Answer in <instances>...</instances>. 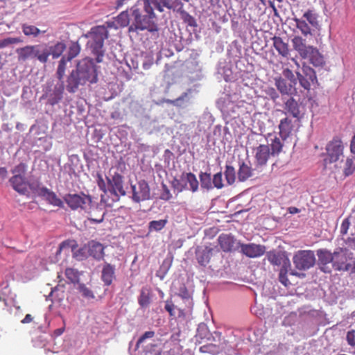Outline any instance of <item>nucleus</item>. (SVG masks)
Here are the masks:
<instances>
[{
	"instance_id": "39448f33",
	"label": "nucleus",
	"mask_w": 355,
	"mask_h": 355,
	"mask_svg": "<svg viewBox=\"0 0 355 355\" xmlns=\"http://www.w3.org/2000/svg\"><path fill=\"white\" fill-rule=\"evenodd\" d=\"M85 37L89 38L86 44L87 50L95 57L96 62H102L105 52L104 41L108 37L107 28L105 26L93 27Z\"/></svg>"
},
{
	"instance_id": "423d86ee",
	"label": "nucleus",
	"mask_w": 355,
	"mask_h": 355,
	"mask_svg": "<svg viewBox=\"0 0 355 355\" xmlns=\"http://www.w3.org/2000/svg\"><path fill=\"white\" fill-rule=\"evenodd\" d=\"M19 62H25L30 59H37L41 63H46V52L42 53V44L27 45L16 49Z\"/></svg>"
},
{
	"instance_id": "09e8293b",
	"label": "nucleus",
	"mask_w": 355,
	"mask_h": 355,
	"mask_svg": "<svg viewBox=\"0 0 355 355\" xmlns=\"http://www.w3.org/2000/svg\"><path fill=\"white\" fill-rule=\"evenodd\" d=\"M77 289L81 293L82 296L85 298L90 300L94 299L95 297L92 291L89 288L87 287L85 284H78Z\"/></svg>"
},
{
	"instance_id": "4be33fe9",
	"label": "nucleus",
	"mask_w": 355,
	"mask_h": 355,
	"mask_svg": "<svg viewBox=\"0 0 355 355\" xmlns=\"http://www.w3.org/2000/svg\"><path fill=\"white\" fill-rule=\"evenodd\" d=\"M42 46V53L46 52L47 53L46 62L48 61L49 55H52L53 59H57L60 57L66 49V45L62 42H58L54 45L50 46L46 44H43Z\"/></svg>"
},
{
	"instance_id": "9b49d317",
	"label": "nucleus",
	"mask_w": 355,
	"mask_h": 355,
	"mask_svg": "<svg viewBox=\"0 0 355 355\" xmlns=\"http://www.w3.org/2000/svg\"><path fill=\"white\" fill-rule=\"evenodd\" d=\"M198 87L197 85H194L187 89L178 98L174 100L164 99L162 102H166L176 107H186L190 103L191 100L198 92Z\"/></svg>"
},
{
	"instance_id": "ddd939ff",
	"label": "nucleus",
	"mask_w": 355,
	"mask_h": 355,
	"mask_svg": "<svg viewBox=\"0 0 355 355\" xmlns=\"http://www.w3.org/2000/svg\"><path fill=\"white\" fill-rule=\"evenodd\" d=\"M64 89V87L63 82H60V83L56 84L53 89L51 87L46 88L42 98H46L47 100V103L53 106L58 104L62 99Z\"/></svg>"
},
{
	"instance_id": "c756f323",
	"label": "nucleus",
	"mask_w": 355,
	"mask_h": 355,
	"mask_svg": "<svg viewBox=\"0 0 355 355\" xmlns=\"http://www.w3.org/2000/svg\"><path fill=\"white\" fill-rule=\"evenodd\" d=\"M164 309L169 313V315L173 318H184L186 316L184 310L178 308L171 300H167L165 302Z\"/></svg>"
},
{
	"instance_id": "0e129e2a",
	"label": "nucleus",
	"mask_w": 355,
	"mask_h": 355,
	"mask_svg": "<svg viewBox=\"0 0 355 355\" xmlns=\"http://www.w3.org/2000/svg\"><path fill=\"white\" fill-rule=\"evenodd\" d=\"M266 93L273 101H275L279 97L278 92L273 87L267 88Z\"/></svg>"
},
{
	"instance_id": "603ef678",
	"label": "nucleus",
	"mask_w": 355,
	"mask_h": 355,
	"mask_svg": "<svg viewBox=\"0 0 355 355\" xmlns=\"http://www.w3.org/2000/svg\"><path fill=\"white\" fill-rule=\"evenodd\" d=\"M22 40L19 37H6L0 40V49H3L14 44L21 42Z\"/></svg>"
},
{
	"instance_id": "680f3d73",
	"label": "nucleus",
	"mask_w": 355,
	"mask_h": 355,
	"mask_svg": "<svg viewBox=\"0 0 355 355\" xmlns=\"http://www.w3.org/2000/svg\"><path fill=\"white\" fill-rule=\"evenodd\" d=\"M155 336V332L153 331H146L137 340V347H139V345L144 343L146 339L151 338Z\"/></svg>"
},
{
	"instance_id": "58836bf2",
	"label": "nucleus",
	"mask_w": 355,
	"mask_h": 355,
	"mask_svg": "<svg viewBox=\"0 0 355 355\" xmlns=\"http://www.w3.org/2000/svg\"><path fill=\"white\" fill-rule=\"evenodd\" d=\"M303 17L305 19L304 20H306L312 27L315 28H318L319 27L318 15L313 10H307L304 13Z\"/></svg>"
},
{
	"instance_id": "9d476101",
	"label": "nucleus",
	"mask_w": 355,
	"mask_h": 355,
	"mask_svg": "<svg viewBox=\"0 0 355 355\" xmlns=\"http://www.w3.org/2000/svg\"><path fill=\"white\" fill-rule=\"evenodd\" d=\"M302 73L296 71L300 85L306 90H309L311 85L317 83L315 71L309 66L303 64Z\"/></svg>"
},
{
	"instance_id": "a19ab883",
	"label": "nucleus",
	"mask_w": 355,
	"mask_h": 355,
	"mask_svg": "<svg viewBox=\"0 0 355 355\" xmlns=\"http://www.w3.org/2000/svg\"><path fill=\"white\" fill-rule=\"evenodd\" d=\"M81 273L76 269L68 268L65 270V275L72 284H80V275Z\"/></svg>"
},
{
	"instance_id": "5fc2aeb1",
	"label": "nucleus",
	"mask_w": 355,
	"mask_h": 355,
	"mask_svg": "<svg viewBox=\"0 0 355 355\" xmlns=\"http://www.w3.org/2000/svg\"><path fill=\"white\" fill-rule=\"evenodd\" d=\"M217 106L223 113H229L228 105H233L232 103L229 101L228 98H220L217 101Z\"/></svg>"
},
{
	"instance_id": "4d7b16f0",
	"label": "nucleus",
	"mask_w": 355,
	"mask_h": 355,
	"mask_svg": "<svg viewBox=\"0 0 355 355\" xmlns=\"http://www.w3.org/2000/svg\"><path fill=\"white\" fill-rule=\"evenodd\" d=\"M213 187L222 189L225 184L223 181V174L221 172L216 173L212 178Z\"/></svg>"
},
{
	"instance_id": "bf43d9fd",
	"label": "nucleus",
	"mask_w": 355,
	"mask_h": 355,
	"mask_svg": "<svg viewBox=\"0 0 355 355\" xmlns=\"http://www.w3.org/2000/svg\"><path fill=\"white\" fill-rule=\"evenodd\" d=\"M64 285L58 284L57 286H55L54 288L52 289V291H51L49 295L47 296V300H49L51 297H53L55 295V293L58 291H60L62 294H61V295L58 294V300H62L63 297L62 294L64 293Z\"/></svg>"
},
{
	"instance_id": "bb28decb",
	"label": "nucleus",
	"mask_w": 355,
	"mask_h": 355,
	"mask_svg": "<svg viewBox=\"0 0 355 355\" xmlns=\"http://www.w3.org/2000/svg\"><path fill=\"white\" fill-rule=\"evenodd\" d=\"M270 150L271 152L272 156L279 155L282 151L286 143L288 142V139H283V138L279 135H274L272 138L270 139Z\"/></svg>"
},
{
	"instance_id": "864d4df0",
	"label": "nucleus",
	"mask_w": 355,
	"mask_h": 355,
	"mask_svg": "<svg viewBox=\"0 0 355 355\" xmlns=\"http://www.w3.org/2000/svg\"><path fill=\"white\" fill-rule=\"evenodd\" d=\"M282 75L285 80H288L291 83L296 85L297 83V77L296 78L293 72L289 69H284L282 71Z\"/></svg>"
},
{
	"instance_id": "b1692460",
	"label": "nucleus",
	"mask_w": 355,
	"mask_h": 355,
	"mask_svg": "<svg viewBox=\"0 0 355 355\" xmlns=\"http://www.w3.org/2000/svg\"><path fill=\"white\" fill-rule=\"evenodd\" d=\"M71 241H65L60 244L59 248L58 250L57 253H60L64 248L67 246L71 247L73 252V257L78 260L82 261L85 259L87 257L88 250L86 247L80 248L79 249L75 250V245H70Z\"/></svg>"
},
{
	"instance_id": "69168bd1",
	"label": "nucleus",
	"mask_w": 355,
	"mask_h": 355,
	"mask_svg": "<svg viewBox=\"0 0 355 355\" xmlns=\"http://www.w3.org/2000/svg\"><path fill=\"white\" fill-rule=\"evenodd\" d=\"M198 334L200 338H206L209 334L207 327L204 324L199 325L198 328Z\"/></svg>"
},
{
	"instance_id": "37998d69",
	"label": "nucleus",
	"mask_w": 355,
	"mask_h": 355,
	"mask_svg": "<svg viewBox=\"0 0 355 355\" xmlns=\"http://www.w3.org/2000/svg\"><path fill=\"white\" fill-rule=\"evenodd\" d=\"M168 223L167 218L158 220H152L148 223V229L150 232H159L162 230Z\"/></svg>"
},
{
	"instance_id": "c9c22d12",
	"label": "nucleus",
	"mask_w": 355,
	"mask_h": 355,
	"mask_svg": "<svg viewBox=\"0 0 355 355\" xmlns=\"http://www.w3.org/2000/svg\"><path fill=\"white\" fill-rule=\"evenodd\" d=\"M138 303L142 308H146L150 304V292L148 288H142L138 298Z\"/></svg>"
},
{
	"instance_id": "a878e982",
	"label": "nucleus",
	"mask_w": 355,
	"mask_h": 355,
	"mask_svg": "<svg viewBox=\"0 0 355 355\" xmlns=\"http://www.w3.org/2000/svg\"><path fill=\"white\" fill-rule=\"evenodd\" d=\"M302 58L309 60L310 63L316 67H322L324 64L323 55L313 46L311 49H309V51Z\"/></svg>"
},
{
	"instance_id": "052dcab7",
	"label": "nucleus",
	"mask_w": 355,
	"mask_h": 355,
	"mask_svg": "<svg viewBox=\"0 0 355 355\" xmlns=\"http://www.w3.org/2000/svg\"><path fill=\"white\" fill-rule=\"evenodd\" d=\"M346 340L349 345L355 346V330L351 329L347 332Z\"/></svg>"
},
{
	"instance_id": "13d9d810",
	"label": "nucleus",
	"mask_w": 355,
	"mask_h": 355,
	"mask_svg": "<svg viewBox=\"0 0 355 355\" xmlns=\"http://www.w3.org/2000/svg\"><path fill=\"white\" fill-rule=\"evenodd\" d=\"M178 295L185 301V303H187L189 306L192 304L191 295L185 287L180 288Z\"/></svg>"
},
{
	"instance_id": "a18cd8bd",
	"label": "nucleus",
	"mask_w": 355,
	"mask_h": 355,
	"mask_svg": "<svg viewBox=\"0 0 355 355\" xmlns=\"http://www.w3.org/2000/svg\"><path fill=\"white\" fill-rule=\"evenodd\" d=\"M346 262V257L343 254V250L339 248L334 252V261L332 263V267L335 270H337L336 263L343 266V264Z\"/></svg>"
},
{
	"instance_id": "f704fd0d",
	"label": "nucleus",
	"mask_w": 355,
	"mask_h": 355,
	"mask_svg": "<svg viewBox=\"0 0 355 355\" xmlns=\"http://www.w3.org/2000/svg\"><path fill=\"white\" fill-rule=\"evenodd\" d=\"M22 32L26 36L36 37L41 33H44L46 31H40L38 28L33 25L23 24L21 25Z\"/></svg>"
},
{
	"instance_id": "774afa93",
	"label": "nucleus",
	"mask_w": 355,
	"mask_h": 355,
	"mask_svg": "<svg viewBox=\"0 0 355 355\" xmlns=\"http://www.w3.org/2000/svg\"><path fill=\"white\" fill-rule=\"evenodd\" d=\"M98 186L100 188L101 191H103L104 193H106L107 191V185L105 182L104 181L103 178L101 175H98V180H97Z\"/></svg>"
},
{
	"instance_id": "f8f14e48",
	"label": "nucleus",
	"mask_w": 355,
	"mask_h": 355,
	"mask_svg": "<svg viewBox=\"0 0 355 355\" xmlns=\"http://www.w3.org/2000/svg\"><path fill=\"white\" fill-rule=\"evenodd\" d=\"M107 180V190L116 196H125L126 192L123 188V176L115 172L114 175L106 178Z\"/></svg>"
},
{
	"instance_id": "ea45409f",
	"label": "nucleus",
	"mask_w": 355,
	"mask_h": 355,
	"mask_svg": "<svg viewBox=\"0 0 355 355\" xmlns=\"http://www.w3.org/2000/svg\"><path fill=\"white\" fill-rule=\"evenodd\" d=\"M294 21L295 22L296 27L300 30L302 34H303L304 36L312 35L311 28L309 25L306 22V20L303 19L294 18Z\"/></svg>"
},
{
	"instance_id": "dca6fc26",
	"label": "nucleus",
	"mask_w": 355,
	"mask_h": 355,
	"mask_svg": "<svg viewBox=\"0 0 355 355\" xmlns=\"http://www.w3.org/2000/svg\"><path fill=\"white\" fill-rule=\"evenodd\" d=\"M241 252L250 258H257L263 255L266 252V247L255 243H239Z\"/></svg>"
},
{
	"instance_id": "3c124183",
	"label": "nucleus",
	"mask_w": 355,
	"mask_h": 355,
	"mask_svg": "<svg viewBox=\"0 0 355 355\" xmlns=\"http://www.w3.org/2000/svg\"><path fill=\"white\" fill-rule=\"evenodd\" d=\"M355 171V164L354 163L353 158L348 157L347 158L345 165L343 173L345 176H349L352 175Z\"/></svg>"
},
{
	"instance_id": "2f4dec72",
	"label": "nucleus",
	"mask_w": 355,
	"mask_h": 355,
	"mask_svg": "<svg viewBox=\"0 0 355 355\" xmlns=\"http://www.w3.org/2000/svg\"><path fill=\"white\" fill-rule=\"evenodd\" d=\"M252 176V168L244 162H239V168L238 171V180L239 182H245L249 178Z\"/></svg>"
},
{
	"instance_id": "c85d7f7f",
	"label": "nucleus",
	"mask_w": 355,
	"mask_h": 355,
	"mask_svg": "<svg viewBox=\"0 0 355 355\" xmlns=\"http://www.w3.org/2000/svg\"><path fill=\"white\" fill-rule=\"evenodd\" d=\"M292 44L294 49L297 51L300 56L303 58L306 53L311 49L312 46H306V41L300 36H295L292 40Z\"/></svg>"
},
{
	"instance_id": "a211bd4d",
	"label": "nucleus",
	"mask_w": 355,
	"mask_h": 355,
	"mask_svg": "<svg viewBox=\"0 0 355 355\" xmlns=\"http://www.w3.org/2000/svg\"><path fill=\"white\" fill-rule=\"evenodd\" d=\"M275 85L283 97L284 96L289 97L297 94L296 85L285 80L282 77L275 78Z\"/></svg>"
},
{
	"instance_id": "6e6d98bb",
	"label": "nucleus",
	"mask_w": 355,
	"mask_h": 355,
	"mask_svg": "<svg viewBox=\"0 0 355 355\" xmlns=\"http://www.w3.org/2000/svg\"><path fill=\"white\" fill-rule=\"evenodd\" d=\"M219 351V347L214 344L204 345L200 347V352L202 353L216 354Z\"/></svg>"
},
{
	"instance_id": "0eeeda50",
	"label": "nucleus",
	"mask_w": 355,
	"mask_h": 355,
	"mask_svg": "<svg viewBox=\"0 0 355 355\" xmlns=\"http://www.w3.org/2000/svg\"><path fill=\"white\" fill-rule=\"evenodd\" d=\"M293 261L297 269L309 270L315 263V254L312 250H299L293 256Z\"/></svg>"
},
{
	"instance_id": "aec40b11",
	"label": "nucleus",
	"mask_w": 355,
	"mask_h": 355,
	"mask_svg": "<svg viewBox=\"0 0 355 355\" xmlns=\"http://www.w3.org/2000/svg\"><path fill=\"white\" fill-rule=\"evenodd\" d=\"M101 279L105 286H110L116 279V267L107 262L102 265Z\"/></svg>"
},
{
	"instance_id": "5701e85b",
	"label": "nucleus",
	"mask_w": 355,
	"mask_h": 355,
	"mask_svg": "<svg viewBox=\"0 0 355 355\" xmlns=\"http://www.w3.org/2000/svg\"><path fill=\"white\" fill-rule=\"evenodd\" d=\"M254 151L255 161L258 166L266 165L270 157L272 156L270 148L268 145L260 144L254 148Z\"/></svg>"
},
{
	"instance_id": "cd10ccee",
	"label": "nucleus",
	"mask_w": 355,
	"mask_h": 355,
	"mask_svg": "<svg viewBox=\"0 0 355 355\" xmlns=\"http://www.w3.org/2000/svg\"><path fill=\"white\" fill-rule=\"evenodd\" d=\"M293 129L292 120L285 117L280 121L279 124V135L283 139H288Z\"/></svg>"
},
{
	"instance_id": "e2e57ef3",
	"label": "nucleus",
	"mask_w": 355,
	"mask_h": 355,
	"mask_svg": "<svg viewBox=\"0 0 355 355\" xmlns=\"http://www.w3.org/2000/svg\"><path fill=\"white\" fill-rule=\"evenodd\" d=\"M349 226H350V222H349V218H345L341 223V226H340V234L343 235L347 234Z\"/></svg>"
},
{
	"instance_id": "c03bdc74",
	"label": "nucleus",
	"mask_w": 355,
	"mask_h": 355,
	"mask_svg": "<svg viewBox=\"0 0 355 355\" xmlns=\"http://www.w3.org/2000/svg\"><path fill=\"white\" fill-rule=\"evenodd\" d=\"M80 51V47L77 42H73L69 46L67 53L62 57L66 58L67 60L71 61L76 57Z\"/></svg>"
},
{
	"instance_id": "473e14b6",
	"label": "nucleus",
	"mask_w": 355,
	"mask_h": 355,
	"mask_svg": "<svg viewBox=\"0 0 355 355\" xmlns=\"http://www.w3.org/2000/svg\"><path fill=\"white\" fill-rule=\"evenodd\" d=\"M177 13L180 15V18L187 26L192 28L193 30L198 26L196 19L187 12L184 9V7H182Z\"/></svg>"
},
{
	"instance_id": "7ed1b4c3",
	"label": "nucleus",
	"mask_w": 355,
	"mask_h": 355,
	"mask_svg": "<svg viewBox=\"0 0 355 355\" xmlns=\"http://www.w3.org/2000/svg\"><path fill=\"white\" fill-rule=\"evenodd\" d=\"M143 3L142 9L146 10V16L143 19L144 24H147V26L153 28L157 35L159 34V27L157 23V15L155 10L159 12H163L164 8L178 12L182 7L184 3L180 0H141Z\"/></svg>"
},
{
	"instance_id": "72a5a7b5",
	"label": "nucleus",
	"mask_w": 355,
	"mask_h": 355,
	"mask_svg": "<svg viewBox=\"0 0 355 355\" xmlns=\"http://www.w3.org/2000/svg\"><path fill=\"white\" fill-rule=\"evenodd\" d=\"M272 40L273 46L279 54L284 57L287 56L288 54V44L279 37H274Z\"/></svg>"
},
{
	"instance_id": "de8ad7c7",
	"label": "nucleus",
	"mask_w": 355,
	"mask_h": 355,
	"mask_svg": "<svg viewBox=\"0 0 355 355\" xmlns=\"http://www.w3.org/2000/svg\"><path fill=\"white\" fill-rule=\"evenodd\" d=\"M67 62H69V61L67 60V59L63 57H62L61 60L59 61L57 71H56V76L60 82H63L62 79L65 74Z\"/></svg>"
},
{
	"instance_id": "f03ea898",
	"label": "nucleus",
	"mask_w": 355,
	"mask_h": 355,
	"mask_svg": "<svg viewBox=\"0 0 355 355\" xmlns=\"http://www.w3.org/2000/svg\"><path fill=\"white\" fill-rule=\"evenodd\" d=\"M143 6L142 1L137 0L136 3L130 8V14L128 10L121 12L116 18V22L121 27L124 28L128 26V33H136L139 35L141 32L147 31L152 35H156L154 28L148 27L147 24H144V18L146 16V10L141 8Z\"/></svg>"
},
{
	"instance_id": "4468645a",
	"label": "nucleus",
	"mask_w": 355,
	"mask_h": 355,
	"mask_svg": "<svg viewBox=\"0 0 355 355\" xmlns=\"http://www.w3.org/2000/svg\"><path fill=\"white\" fill-rule=\"evenodd\" d=\"M285 114H289L293 117L300 119L303 115V107L297 102L293 96L288 98L282 97Z\"/></svg>"
},
{
	"instance_id": "49530a36",
	"label": "nucleus",
	"mask_w": 355,
	"mask_h": 355,
	"mask_svg": "<svg viewBox=\"0 0 355 355\" xmlns=\"http://www.w3.org/2000/svg\"><path fill=\"white\" fill-rule=\"evenodd\" d=\"M200 180L202 188H205L208 190L213 188L212 179L210 173H201L200 174Z\"/></svg>"
},
{
	"instance_id": "6e6552de",
	"label": "nucleus",
	"mask_w": 355,
	"mask_h": 355,
	"mask_svg": "<svg viewBox=\"0 0 355 355\" xmlns=\"http://www.w3.org/2000/svg\"><path fill=\"white\" fill-rule=\"evenodd\" d=\"M64 200L67 205L73 210L80 209L87 211L90 208L92 203L91 197L83 193L78 194H67L64 197Z\"/></svg>"
},
{
	"instance_id": "7c9ffc66",
	"label": "nucleus",
	"mask_w": 355,
	"mask_h": 355,
	"mask_svg": "<svg viewBox=\"0 0 355 355\" xmlns=\"http://www.w3.org/2000/svg\"><path fill=\"white\" fill-rule=\"evenodd\" d=\"M266 257L268 261L274 266H283L286 261H289L282 253L275 251L268 252Z\"/></svg>"
},
{
	"instance_id": "f257e3e1",
	"label": "nucleus",
	"mask_w": 355,
	"mask_h": 355,
	"mask_svg": "<svg viewBox=\"0 0 355 355\" xmlns=\"http://www.w3.org/2000/svg\"><path fill=\"white\" fill-rule=\"evenodd\" d=\"M98 82V73L93 60L85 58L79 60L76 68L70 72L66 80V89L68 92L76 93L80 86L87 83L89 84Z\"/></svg>"
},
{
	"instance_id": "412c9836",
	"label": "nucleus",
	"mask_w": 355,
	"mask_h": 355,
	"mask_svg": "<svg viewBox=\"0 0 355 355\" xmlns=\"http://www.w3.org/2000/svg\"><path fill=\"white\" fill-rule=\"evenodd\" d=\"M35 193L40 196L44 198L50 204L57 206L62 207V201L58 198L56 194L44 187H41L40 184H38V189H36Z\"/></svg>"
},
{
	"instance_id": "1a4fd4ad",
	"label": "nucleus",
	"mask_w": 355,
	"mask_h": 355,
	"mask_svg": "<svg viewBox=\"0 0 355 355\" xmlns=\"http://www.w3.org/2000/svg\"><path fill=\"white\" fill-rule=\"evenodd\" d=\"M132 199L135 202H140L150 198V190L148 182L141 180L131 184Z\"/></svg>"
},
{
	"instance_id": "8fccbe9b",
	"label": "nucleus",
	"mask_w": 355,
	"mask_h": 355,
	"mask_svg": "<svg viewBox=\"0 0 355 355\" xmlns=\"http://www.w3.org/2000/svg\"><path fill=\"white\" fill-rule=\"evenodd\" d=\"M188 177L187 178V180L188 181V187L189 190L193 192H196L198 189V181L196 177V175L192 173H188Z\"/></svg>"
},
{
	"instance_id": "e433bc0d",
	"label": "nucleus",
	"mask_w": 355,
	"mask_h": 355,
	"mask_svg": "<svg viewBox=\"0 0 355 355\" xmlns=\"http://www.w3.org/2000/svg\"><path fill=\"white\" fill-rule=\"evenodd\" d=\"M196 259L200 265L207 266L210 260V250L207 248L198 250L196 251Z\"/></svg>"
},
{
	"instance_id": "f3484780",
	"label": "nucleus",
	"mask_w": 355,
	"mask_h": 355,
	"mask_svg": "<svg viewBox=\"0 0 355 355\" xmlns=\"http://www.w3.org/2000/svg\"><path fill=\"white\" fill-rule=\"evenodd\" d=\"M330 162L338 161L343 156V145L340 139H334L327 146Z\"/></svg>"
},
{
	"instance_id": "6ab92c4d",
	"label": "nucleus",
	"mask_w": 355,
	"mask_h": 355,
	"mask_svg": "<svg viewBox=\"0 0 355 355\" xmlns=\"http://www.w3.org/2000/svg\"><path fill=\"white\" fill-rule=\"evenodd\" d=\"M218 243L224 252H231L239 247V242L230 234H222L218 237Z\"/></svg>"
},
{
	"instance_id": "393cba45",
	"label": "nucleus",
	"mask_w": 355,
	"mask_h": 355,
	"mask_svg": "<svg viewBox=\"0 0 355 355\" xmlns=\"http://www.w3.org/2000/svg\"><path fill=\"white\" fill-rule=\"evenodd\" d=\"M87 250L89 255L94 259L97 261L103 259L105 256L104 246L101 243L95 241L89 242Z\"/></svg>"
},
{
	"instance_id": "4c0bfd02",
	"label": "nucleus",
	"mask_w": 355,
	"mask_h": 355,
	"mask_svg": "<svg viewBox=\"0 0 355 355\" xmlns=\"http://www.w3.org/2000/svg\"><path fill=\"white\" fill-rule=\"evenodd\" d=\"M290 261H286L284 264L282 266V268L279 273V280L285 286H287L291 284L287 277V272L288 268H290Z\"/></svg>"
},
{
	"instance_id": "338daca9",
	"label": "nucleus",
	"mask_w": 355,
	"mask_h": 355,
	"mask_svg": "<svg viewBox=\"0 0 355 355\" xmlns=\"http://www.w3.org/2000/svg\"><path fill=\"white\" fill-rule=\"evenodd\" d=\"M105 216V212L102 211V214L98 217H94V214L91 213L89 217H88L89 220L94 223H101L103 221Z\"/></svg>"
},
{
	"instance_id": "79ce46f5",
	"label": "nucleus",
	"mask_w": 355,
	"mask_h": 355,
	"mask_svg": "<svg viewBox=\"0 0 355 355\" xmlns=\"http://www.w3.org/2000/svg\"><path fill=\"white\" fill-rule=\"evenodd\" d=\"M224 175L225 177V180L228 185H232L235 182L236 171L232 166L226 164Z\"/></svg>"
},
{
	"instance_id": "2eb2a0df",
	"label": "nucleus",
	"mask_w": 355,
	"mask_h": 355,
	"mask_svg": "<svg viewBox=\"0 0 355 355\" xmlns=\"http://www.w3.org/2000/svg\"><path fill=\"white\" fill-rule=\"evenodd\" d=\"M318 257V265L321 271L325 273H330L331 268L329 263H333L334 253L327 249H319L317 250Z\"/></svg>"
},
{
	"instance_id": "20e7f679",
	"label": "nucleus",
	"mask_w": 355,
	"mask_h": 355,
	"mask_svg": "<svg viewBox=\"0 0 355 355\" xmlns=\"http://www.w3.org/2000/svg\"><path fill=\"white\" fill-rule=\"evenodd\" d=\"M28 166L24 162H21L15 166L10 173L12 176L10 178L8 182L12 189L17 192L19 195L28 197L31 191L35 193L36 189H38V181L30 182L26 175Z\"/></svg>"
}]
</instances>
